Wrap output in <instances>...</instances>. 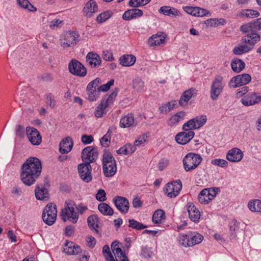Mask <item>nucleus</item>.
Wrapping results in <instances>:
<instances>
[{
  "mask_svg": "<svg viewBox=\"0 0 261 261\" xmlns=\"http://www.w3.org/2000/svg\"><path fill=\"white\" fill-rule=\"evenodd\" d=\"M21 179H35L39 177L42 170L41 161L36 158L30 157L22 165Z\"/></svg>",
  "mask_w": 261,
  "mask_h": 261,
  "instance_id": "obj_1",
  "label": "nucleus"
},
{
  "mask_svg": "<svg viewBox=\"0 0 261 261\" xmlns=\"http://www.w3.org/2000/svg\"><path fill=\"white\" fill-rule=\"evenodd\" d=\"M241 31L248 34L242 38L243 42L254 45L260 39V35L256 33L261 30V18L255 20L253 22L244 24L241 27Z\"/></svg>",
  "mask_w": 261,
  "mask_h": 261,
  "instance_id": "obj_2",
  "label": "nucleus"
},
{
  "mask_svg": "<svg viewBox=\"0 0 261 261\" xmlns=\"http://www.w3.org/2000/svg\"><path fill=\"white\" fill-rule=\"evenodd\" d=\"M202 158L200 154L193 152L187 153L182 160L183 166L186 172L196 169L201 163Z\"/></svg>",
  "mask_w": 261,
  "mask_h": 261,
  "instance_id": "obj_3",
  "label": "nucleus"
},
{
  "mask_svg": "<svg viewBox=\"0 0 261 261\" xmlns=\"http://www.w3.org/2000/svg\"><path fill=\"white\" fill-rule=\"evenodd\" d=\"M225 84L223 77L216 76L212 83L210 90V97L213 100H216L223 92Z\"/></svg>",
  "mask_w": 261,
  "mask_h": 261,
  "instance_id": "obj_4",
  "label": "nucleus"
},
{
  "mask_svg": "<svg viewBox=\"0 0 261 261\" xmlns=\"http://www.w3.org/2000/svg\"><path fill=\"white\" fill-rule=\"evenodd\" d=\"M66 205L61 212V216L63 221L65 222L67 219L70 220L73 223H76L79 219V215L75 212V203L70 201L68 203L66 202Z\"/></svg>",
  "mask_w": 261,
  "mask_h": 261,
  "instance_id": "obj_5",
  "label": "nucleus"
},
{
  "mask_svg": "<svg viewBox=\"0 0 261 261\" xmlns=\"http://www.w3.org/2000/svg\"><path fill=\"white\" fill-rule=\"evenodd\" d=\"M57 214L56 205L52 203H49L46 205L43 210L42 219L46 224L52 225L56 221Z\"/></svg>",
  "mask_w": 261,
  "mask_h": 261,
  "instance_id": "obj_6",
  "label": "nucleus"
},
{
  "mask_svg": "<svg viewBox=\"0 0 261 261\" xmlns=\"http://www.w3.org/2000/svg\"><path fill=\"white\" fill-rule=\"evenodd\" d=\"M79 34L73 31H69L62 36L61 39V45L64 48L75 46L79 41Z\"/></svg>",
  "mask_w": 261,
  "mask_h": 261,
  "instance_id": "obj_7",
  "label": "nucleus"
},
{
  "mask_svg": "<svg viewBox=\"0 0 261 261\" xmlns=\"http://www.w3.org/2000/svg\"><path fill=\"white\" fill-rule=\"evenodd\" d=\"M50 186L49 180H43V182L37 185L35 193L38 200L47 201L49 199L48 189Z\"/></svg>",
  "mask_w": 261,
  "mask_h": 261,
  "instance_id": "obj_8",
  "label": "nucleus"
},
{
  "mask_svg": "<svg viewBox=\"0 0 261 261\" xmlns=\"http://www.w3.org/2000/svg\"><path fill=\"white\" fill-rule=\"evenodd\" d=\"M219 188H206L202 190L198 195V199L201 204H207L220 192Z\"/></svg>",
  "mask_w": 261,
  "mask_h": 261,
  "instance_id": "obj_9",
  "label": "nucleus"
},
{
  "mask_svg": "<svg viewBox=\"0 0 261 261\" xmlns=\"http://www.w3.org/2000/svg\"><path fill=\"white\" fill-rule=\"evenodd\" d=\"M101 83V79L97 77L95 80L90 82L87 86L86 92L87 98L91 101H95L99 96V92L96 91V88Z\"/></svg>",
  "mask_w": 261,
  "mask_h": 261,
  "instance_id": "obj_10",
  "label": "nucleus"
},
{
  "mask_svg": "<svg viewBox=\"0 0 261 261\" xmlns=\"http://www.w3.org/2000/svg\"><path fill=\"white\" fill-rule=\"evenodd\" d=\"M69 72L75 75L84 77L87 74V69L85 66L76 59H72L68 64Z\"/></svg>",
  "mask_w": 261,
  "mask_h": 261,
  "instance_id": "obj_11",
  "label": "nucleus"
},
{
  "mask_svg": "<svg viewBox=\"0 0 261 261\" xmlns=\"http://www.w3.org/2000/svg\"><path fill=\"white\" fill-rule=\"evenodd\" d=\"M182 188L181 180H171L164 188L165 193L170 198H174L179 193Z\"/></svg>",
  "mask_w": 261,
  "mask_h": 261,
  "instance_id": "obj_12",
  "label": "nucleus"
},
{
  "mask_svg": "<svg viewBox=\"0 0 261 261\" xmlns=\"http://www.w3.org/2000/svg\"><path fill=\"white\" fill-rule=\"evenodd\" d=\"M251 80V76L247 73L239 74L232 77L228 85L231 88H236L248 84Z\"/></svg>",
  "mask_w": 261,
  "mask_h": 261,
  "instance_id": "obj_13",
  "label": "nucleus"
},
{
  "mask_svg": "<svg viewBox=\"0 0 261 261\" xmlns=\"http://www.w3.org/2000/svg\"><path fill=\"white\" fill-rule=\"evenodd\" d=\"M98 157V151L93 146H88L84 148L82 152V158L84 163H90L94 162Z\"/></svg>",
  "mask_w": 261,
  "mask_h": 261,
  "instance_id": "obj_14",
  "label": "nucleus"
},
{
  "mask_svg": "<svg viewBox=\"0 0 261 261\" xmlns=\"http://www.w3.org/2000/svg\"><path fill=\"white\" fill-rule=\"evenodd\" d=\"M111 248L116 260L113 255H111L109 258L106 259V261H129L124 252L118 246V243H116V242H113L112 243Z\"/></svg>",
  "mask_w": 261,
  "mask_h": 261,
  "instance_id": "obj_15",
  "label": "nucleus"
},
{
  "mask_svg": "<svg viewBox=\"0 0 261 261\" xmlns=\"http://www.w3.org/2000/svg\"><path fill=\"white\" fill-rule=\"evenodd\" d=\"M26 133L30 142L33 145H39L42 141V137L38 130L31 127H27Z\"/></svg>",
  "mask_w": 261,
  "mask_h": 261,
  "instance_id": "obj_16",
  "label": "nucleus"
},
{
  "mask_svg": "<svg viewBox=\"0 0 261 261\" xmlns=\"http://www.w3.org/2000/svg\"><path fill=\"white\" fill-rule=\"evenodd\" d=\"M113 202L117 208L122 214H126L129 210L128 200L121 196H116L113 199Z\"/></svg>",
  "mask_w": 261,
  "mask_h": 261,
  "instance_id": "obj_17",
  "label": "nucleus"
},
{
  "mask_svg": "<svg viewBox=\"0 0 261 261\" xmlns=\"http://www.w3.org/2000/svg\"><path fill=\"white\" fill-rule=\"evenodd\" d=\"M241 101L245 106H253L261 101V94L257 95L255 92L249 93L244 96L241 99Z\"/></svg>",
  "mask_w": 261,
  "mask_h": 261,
  "instance_id": "obj_18",
  "label": "nucleus"
},
{
  "mask_svg": "<svg viewBox=\"0 0 261 261\" xmlns=\"http://www.w3.org/2000/svg\"><path fill=\"white\" fill-rule=\"evenodd\" d=\"M78 172L82 179H92L91 166L89 163H84L78 165Z\"/></svg>",
  "mask_w": 261,
  "mask_h": 261,
  "instance_id": "obj_19",
  "label": "nucleus"
},
{
  "mask_svg": "<svg viewBox=\"0 0 261 261\" xmlns=\"http://www.w3.org/2000/svg\"><path fill=\"white\" fill-rule=\"evenodd\" d=\"M184 131L178 133L175 136L176 142L181 145H185L188 143L194 136L195 133L193 131L186 132Z\"/></svg>",
  "mask_w": 261,
  "mask_h": 261,
  "instance_id": "obj_20",
  "label": "nucleus"
},
{
  "mask_svg": "<svg viewBox=\"0 0 261 261\" xmlns=\"http://www.w3.org/2000/svg\"><path fill=\"white\" fill-rule=\"evenodd\" d=\"M186 207L190 220L195 223L198 222L200 217V213L199 210L191 202H188L187 204Z\"/></svg>",
  "mask_w": 261,
  "mask_h": 261,
  "instance_id": "obj_21",
  "label": "nucleus"
},
{
  "mask_svg": "<svg viewBox=\"0 0 261 261\" xmlns=\"http://www.w3.org/2000/svg\"><path fill=\"white\" fill-rule=\"evenodd\" d=\"M86 62L88 65L94 68L99 67L101 63L100 56L97 54L93 52H89L87 55Z\"/></svg>",
  "mask_w": 261,
  "mask_h": 261,
  "instance_id": "obj_22",
  "label": "nucleus"
},
{
  "mask_svg": "<svg viewBox=\"0 0 261 261\" xmlns=\"http://www.w3.org/2000/svg\"><path fill=\"white\" fill-rule=\"evenodd\" d=\"M243 152L238 148L231 149L226 154V159L232 162H238L243 159Z\"/></svg>",
  "mask_w": 261,
  "mask_h": 261,
  "instance_id": "obj_23",
  "label": "nucleus"
},
{
  "mask_svg": "<svg viewBox=\"0 0 261 261\" xmlns=\"http://www.w3.org/2000/svg\"><path fill=\"white\" fill-rule=\"evenodd\" d=\"M73 145V143L71 138L67 137L61 141L59 145V151L62 154L67 153L71 150Z\"/></svg>",
  "mask_w": 261,
  "mask_h": 261,
  "instance_id": "obj_24",
  "label": "nucleus"
},
{
  "mask_svg": "<svg viewBox=\"0 0 261 261\" xmlns=\"http://www.w3.org/2000/svg\"><path fill=\"white\" fill-rule=\"evenodd\" d=\"M143 12L141 10L134 8L126 11L122 15L124 20H129L141 17Z\"/></svg>",
  "mask_w": 261,
  "mask_h": 261,
  "instance_id": "obj_25",
  "label": "nucleus"
},
{
  "mask_svg": "<svg viewBox=\"0 0 261 261\" xmlns=\"http://www.w3.org/2000/svg\"><path fill=\"white\" fill-rule=\"evenodd\" d=\"M166 37L162 33H158L150 37L148 40V44L150 46H154L164 44L165 42Z\"/></svg>",
  "mask_w": 261,
  "mask_h": 261,
  "instance_id": "obj_26",
  "label": "nucleus"
},
{
  "mask_svg": "<svg viewBox=\"0 0 261 261\" xmlns=\"http://www.w3.org/2000/svg\"><path fill=\"white\" fill-rule=\"evenodd\" d=\"M134 117L133 114L129 113L122 117L120 120V126L122 128H126L136 126Z\"/></svg>",
  "mask_w": 261,
  "mask_h": 261,
  "instance_id": "obj_27",
  "label": "nucleus"
},
{
  "mask_svg": "<svg viewBox=\"0 0 261 261\" xmlns=\"http://www.w3.org/2000/svg\"><path fill=\"white\" fill-rule=\"evenodd\" d=\"M82 251L80 246L75 245L72 242H67L65 247L64 248V252L69 255H77Z\"/></svg>",
  "mask_w": 261,
  "mask_h": 261,
  "instance_id": "obj_28",
  "label": "nucleus"
},
{
  "mask_svg": "<svg viewBox=\"0 0 261 261\" xmlns=\"http://www.w3.org/2000/svg\"><path fill=\"white\" fill-rule=\"evenodd\" d=\"M98 8L96 3L93 0L87 2L83 9L84 13L87 17H91L93 13L97 11Z\"/></svg>",
  "mask_w": 261,
  "mask_h": 261,
  "instance_id": "obj_29",
  "label": "nucleus"
},
{
  "mask_svg": "<svg viewBox=\"0 0 261 261\" xmlns=\"http://www.w3.org/2000/svg\"><path fill=\"white\" fill-rule=\"evenodd\" d=\"M136 60L135 56L132 55H124L119 58V64L123 66L128 67L133 65Z\"/></svg>",
  "mask_w": 261,
  "mask_h": 261,
  "instance_id": "obj_30",
  "label": "nucleus"
},
{
  "mask_svg": "<svg viewBox=\"0 0 261 261\" xmlns=\"http://www.w3.org/2000/svg\"><path fill=\"white\" fill-rule=\"evenodd\" d=\"M186 115V112L184 111L177 112L170 118L168 122V124L170 126L176 125L179 122L184 120Z\"/></svg>",
  "mask_w": 261,
  "mask_h": 261,
  "instance_id": "obj_31",
  "label": "nucleus"
},
{
  "mask_svg": "<svg viewBox=\"0 0 261 261\" xmlns=\"http://www.w3.org/2000/svg\"><path fill=\"white\" fill-rule=\"evenodd\" d=\"M195 91L196 90L193 88L185 91L180 96L179 100V105L183 106L187 103L194 94H196Z\"/></svg>",
  "mask_w": 261,
  "mask_h": 261,
  "instance_id": "obj_32",
  "label": "nucleus"
},
{
  "mask_svg": "<svg viewBox=\"0 0 261 261\" xmlns=\"http://www.w3.org/2000/svg\"><path fill=\"white\" fill-rule=\"evenodd\" d=\"M260 14L257 11L252 9H243L238 13L239 16L249 18L257 17Z\"/></svg>",
  "mask_w": 261,
  "mask_h": 261,
  "instance_id": "obj_33",
  "label": "nucleus"
},
{
  "mask_svg": "<svg viewBox=\"0 0 261 261\" xmlns=\"http://www.w3.org/2000/svg\"><path fill=\"white\" fill-rule=\"evenodd\" d=\"M240 223L236 220H233L229 227L230 236L231 239H236L239 232H240L239 228Z\"/></svg>",
  "mask_w": 261,
  "mask_h": 261,
  "instance_id": "obj_34",
  "label": "nucleus"
},
{
  "mask_svg": "<svg viewBox=\"0 0 261 261\" xmlns=\"http://www.w3.org/2000/svg\"><path fill=\"white\" fill-rule=\"evenodd\" d=\"M248 44L249 45L243 44L235 46L233 49V54L237 55H241L251 50L254 45H251L249 44Z\"/></svg>",
  "mask_w": 261,
  "mask_h": 261,
  "instance_id": "obj_35",
  "label": "nucleus"
},
{
  "mask_svg": "<svg viewBox=\"0 0 261 261\" xmlns=\"http://www.w3.org/2000/svg\"><path fill=\"white\" fill-rule=\"evenodd\" d=\"M165 214L163 210L159 209L156 210L152 216V222L155 224H161L165 219Z\"/></svg>",
  "mask_w": 261,
  "mask_h": 261,
  "instance_id": "obj_36",
  "label": "nucleus"
},
{
  "mask_svg": "<svg viewBox=\"0 0 261 261\" xmlns=\"http://www.w3.org/2000/svg\"><path fill=\"white\" fill-rule=\"evenodd\" d=\"M231 66L234 72L239 73L244 69L245 63L241 59H234L232 61Z\"/></svg>",
  "mask_w": 261,
  "mask_h": 261,
  "instance_id": "obj_37",
  "label": "nucleus"
},
{
  "mask_svg": "<svg viewBox=\"0 0 261 261\" xmlns=\"http://www.w3.org/2000/svg\"><path fill=\"white\" fill-rule=\"evenodd\" d=\"M98 210L103 215L112 216L114 214L113 208L106 203L102 202L99 204Z\"/></svg>",
  "mask_w": 261,
  "mask_h": 261,
  "instance_id": "obj_38",
  "label": "nucleus"
},
{
  "mask_svg": "<svg viewBox=\"0 0 261 261\" xmlns=\"http://www.w3.org/2000/svg\"><path fill=\"white\" fill-rule=\"evenodd\" d=\"M135 150V146L131 144H126L117 150V153L118 154L127 155L133 153Z\"/></svg>",
  "mask_w": 261,
  "mask_h": 261,
  "instance_id": "obj_39",
  "label": "nucleus"
},
{
  "mask_svg": "<svg viewBox=\"0 0 261 261\" xmlns=\"http://www.w3.org/2000/svg\"><path fill=\"white\" fill-rule=\"evenodd\" d=\"M102 167L103 173L108 177L113 176L117 170L116 164H105V166Z\"/></svg>",
  "mask_w": 261,
  "mask_h": 261,
  "instance_id": "obj_40",
  "label": "nucleus"
},
{
  "mask_svg": "<svg viewBox=\"0 0 261 261\" xmlns=\"http://www.w3.org/2000/svg\"><path fill=\"white\" fill-rule=\"evenodd\" d=\"M105 164H116L115 160L111 153L108 150H105L102 155V166Z\"/></svg>",
  "mask_w": 261,
  "mask_h": 261,
  "instance_id": "obj_41",
  "label": "nucleus"
},
{
  "mask_svg": "<svg viewBox=\"0 0 261 261\" xmlns=\"http://www.w3.org/2000/svg\"><path fill=\"white\" fill-rule=\"evenodd\" d=\"M87 222L89 227L98 232L97 228L98 227V218L96 215L90 216L87 219Z\"/></svg>",
  "mask_w": 261,
  "mask_h": 261,
  "instance_id": "obj_42",
  "label": "nucleus"
},
{
  "mask_svg": "<svg viewBox=\"0 0 261 261\" xmlns=\"http://www.w3.org/2000/svg\"><path fill=\"white\" fill-rule=\"evenodd\" d=\"M190 238V246H193L200 243L203 240V237L201 234L193 232L189 234Z\"/></svg>",
  "mask_w": 261,
  "mask_h": 261,
  "instance_id": "obj_43",
  "label": "nucleus"
},
{
  "mask_svg": "<svg viewBox=\"0 0 261 261\" xmlns=\"http://www.w3.org/2000/svg\"><path fill=\"white\" fill-rule=\"evenodd\" d=\"M248 207L252 212L261 213V200L255 199L250 201L248 202Z\"/></svg>",
  "mask_w": 261,
  "mask_h": 261,
  "instance_id": "obj_44",
  "label": "nucleus"
},
{
  "mask_svg": "<svg viewBox=\"0 0 261 261\" xmlns=\"http://www.w3.org/2000/svg\"><path fill=\"white\" fill-rule=\"evenodd\" d=\"M159 12L164 15L169 16H176L178 13V11L175 8H171L169 6H163L161 7L159 10Z\"/></svg>",
  "mask_w": 261,
  "mask_h": 261,
  "instance_id": "obj_45",
  "label": "nucleus"
},
{
  "mask_svg": "<svg viewBox=\"0 0 261 261\" xmlns=\"http://www.w3.org/2000/svg\"><path fill=\"white\" fill-rule=\"evenodd\" d=\"M118 90L116 89L108 96H106L101 100H104L103 103L108 107L113 103L118 93Z\"/></svg>",
  "mask_w": 261,
  "mask_h": 261,
  "instance_id": "obj_46",
  "label": "nucleus"
},
{
  "mask_svg": "<svg viewBox=\"0 0 261 261\" xmlns=\"http://www.w3.org/2000/svg\"><path fill=\"white\" fill-rule=\"evenodd\" d=\"M103 101L104 100H101L95 109L94 115L97 118L101 117L107 113L106 108L108 107L103 103Z\"/></svg>",
  "mask_w": 261,
  "mask_h": 261,
  "instance_id": "obj_47",
  "label": "nucleus"
},
{
  "mask_svg": "<svg viewBox=\"0 0 261 261\" xmlns=\"http://www.w3.org/2000/svg\"><path fill=\"white\" fill-rule=\"evenodd\" d=\"M18 5L22 8L28 10L29 11H36L37 9L34 7L28 0H17Z\"/></svg>",
  "mask_w": 261,
  "mask_h": 261,
  "instance_id": "obj_48",
  "label": "nucleus"
},
{
  "mask_svg": "<svg viewBox=\"0 0 261 261\" xmlns=\"http://www.w3.org/2000/svg\"><path fill=\"white\" fill-rule=\"evenodd\" d=\"M196 124V129H198L203 126L206 122L207 118L205 115L196 116L192 119Z\"/></svg>",
  "mask_w": 261,
  "mask_h": 261,
  "instance_id": "obj_49",
  "label": "nucleus"
},
{
  "mask_svg": "<svg viewBox=\"0 0 261 261\" xmlns=\"http://www.w3.org/2000/svg\"><path fill=\"white\" fill-rule=\"evenodd\" d=\"M144 87L143 81L140 77H137L133 80V87L137 92H141Z\"/></svg>",
  "mask_w": 261,
  "mask_h": 261,
  "instance_id": "obj_50",
  "label": "nucleus"
},
{
  "mask_svg": "<svg viewBox=\"0 0 261 261\" xmlns=\"http://www.w3.org/2000/svg\"><path fill=\"white\" fill-rule=\"evenodd\" d=\"M128 223V226L129 227L136 230H141L147 227L146 225H145L134 219H129Z\"/></svg>",
  "mask_w": 261,
  "mask_h": 261,
  "instance_id": "obj_51",
  "label": "nucleus"
},
{
  "mask_svg": "<svg viewBox=\"0 0 261 261\" xmlns=\"http://www.w3.org/2000/svg\"><path fill=\"white\" fill-rule=\"evenodd\" d=\"M111 133L112 132L109 129L107 133L101 138L100 142L103 147H107L109 146Z\"/></svg>",
  "mask_w": 261,
  "mask_h": 261,
  "instance_id": "obj_52",
  "label": "nucleus"
},
{
  "mask_svg": "<svg viewBox=\"0 0 261 261\" xmlns=\"http://www.w3.org/2000/svg\"><path fill=\"white\" fill-rule=\"evenodd\" d=\"M151 0H130L129 6L133 8H137L144 6L150 2Z\"/></svg>",
  "mask_w": 261,
  "mask_h": 261,
  "instance_id": "obj_53",
  "label": "nucleus"
},
{
  "mask_svg": "<svg viewBox=\"0 0 261 261\" xmlns=\"http://www.w3.org/2000/svg\"><path fill=\"white\" fill-rule=\"evenodd\" d=\"M182 129L184 131L190 132L192 130L196 129V124L194 123V120L192 119L189 120L187 122L185 123L182 125Z\"/></svg>",
  "mask_w": 261,
  "mask_h": 261,
  "instance_id": "obj_54",
  "label": "nucleus"
},
{
  "mask_svg": "<svg viewBox=\"0 0 261 261\" xmlns=\"http://www.w3.org/2000/svg\"><path fill=\"white\" fill-rule=\"evenodd\" d=\"M225 23L224 19H208L206 24L210 27H216L218 25H223Z\"/></svg>",
  "mask_w": 261,
  "mask_h": 261,
  "instance_id": "obj_55",
  "label": "nucleus"
},
{
  "mask_svg": "<svg viewBox=\"0 0 261 261\" xmlns=\"http://www.w3.org/2000/svg\"><path fill=\"white\" fill-rule=\"evenodd\" d=\"M178 242L180 245L185 247H191L189 234H185L179 236L178 238Z\"/></svg>",
  "mask_w": 261,
  "mask_h": 261,
  "instance_id": "obj_56",
  "label": "nucleus"
},
{
  "mask_svg": "<svg viewBox=\"0 0 261 261\" xmlns=\"http://www.w3.org/2000/svg\"><path fill=\"white\" fill-rule=\"evenodd\" d=\"M111 16V14L109 11H105L97 15L96 20L99 23H102L108 20Z\"/></svg>",
  "mask_w": 261,
  "mask_h": 261,
  "instance_id": "obj_57",
  "label": "nucleus"
},
{
  "mask_svg": "<svg viewBox=\"0 0 261 261\" xmlns=\"http://www.w3.org/2000/svg\"><path fill=\"white\" fill-rule=\"evenodd\" d=\"M174 105L175 104L174 103L171 104V103L169 101L160 107L159 110L161 113L167 114L173 109Z\"/></svg>",
  "mask_w": 261,
  "mask_h": 261,
  "instance_id": "obj_58",
  "label": "nucleus"
},
{
  "mask_svg": "<svg viewBox=\"0 0 261 261\" xmlns=\"http://www.w3.org/2000/svg\"><path fill=\"white\" fill-rule=\"evenodd\" d=\"M152 252L150 249L146 246L142 247L140 253V255L145 258H150L151 257Z\"/></svg>",
  "mask_w": 261,
  "mask_h": 261,
  "instance_id": "obj_59",
  "label": "nucleus"
},
{
  "mask_svg": "<svg viewBox=\"0 0 261 261\" xmlns=\"http://www.w3.org/2000/svg\"><path fill=\"white\" fill-rule=\"evenodd\" d=\"M114 83V80H111L109 81L107 84H103L102 85L98 87L97 90L98 92H106L109 90L110 88V87L112 86Z\"/></svg>",
  "mask_w": 261,
  "mask_h": 261,
  "instance_id": "obj_60",
  "label": "nucleus"
},
{
  "mask_svg": "<svg viewBox=\"0 0 261 261\" xmlns=\"http://www.w3.org/2000/svg\"><path fill=\"white\" fill-rule=\"evenodd\" d=\"M63 21L58 19H55L51 20L49 23V27L52 30H56L61 27Z\"/></svg>",
  "mask_w": 261,
  "mask_h": 261,
  "instance_id": "obj_61",
  "label": "nucleus"
},
{
  "mask_svg": "<svg viewBox=\"0 0 261 261\" xmlns=\"http://www.w3.org/2000/svg\"><path fill=\"white\" fill-rule=\"evenodd\" d=\"M212 164L221 167H225L227 166L228 162L225 160L218 159L212 160Z\"/></svg>",
  "mask_w": 261,
  "mask_h": 261,
  "instance_id": "obj_62",
  "label": "nucleus"
},
{
  "mask_svg": "<svg viewBox=\"0 0 261 261\" xmlns=\"http://www.w3.org/2000/svg\"><path fill=\"white\" fill-rule=\"evenodd\" d=\"M96 199L100 202H103L106 200V193L103 190L100 189L98 191L96 195Z\"/></svg>",
  "mask_w": 261,
  "mask_h": 261,
  "instance_id": "obj_63",
  "label": "nucleus"
},
{
  "mask_svg": "<svg viewBox=\"0 0 261 261\" xmlns=\"http://www.w3.org/2000/svg\"><path fill=\"white\" fill-rule=\"evenodd\" d=\"M147 138V136L145 134L140 136L135 141L134 146H135V147H136V146H140L142 144H143L146 142Z\"/></svg>",
  "mask_w": 261,
  "mask_h": 261,
  "instance_id": "obj_64",
  "label": "nucleus"
}]
</instances>
